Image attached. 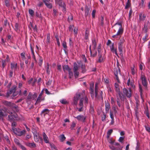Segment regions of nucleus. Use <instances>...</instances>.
Wrapping results in <instances>:
<instances>
[{"mask_svg":"<svg viewBox=\"0 0 150 150\" xmlns=\"http://www.w3.org/2000/svg\"><path fill=\"white\" fill-rule=\"evenodd\" d=\"M5 104L11 108L8 111V113L10 114L8 116L9 120L12 121L18 120L19 119L18 117V115L15 112L19 111L18 107L15 104L8 101L5 102Z\"/></svg>","mask_w":150,"mask_h":150,"instance_id":"f257e3e1","label":"nucleus"},{"mask_svg":"<svg viewBox=\"0 0 150 150\" xmlns=\"http://www.w3.org/2000/svg\"><path fill=\"white\" fill-rule=\"evenodd\" d=\"M84 94V91H83L82 93L78 92L75 95L74 97V105H76L77 103L78 100L79 98L80 97H82L81 98L79 105V108H78V110L79 112H82L83 110V102L84 101L85 105L87 104L88 103V99L86 97L83 96V94Z\"/></svg>","mask_w":150,"mask_h":150,"instance_id":"f03ea898","label":"nucleus"},{"mask_svg":"<svg viewBox=\"0 0 150 150\" xmlns=\"http://www.w3.org/2000/svg\"><path fill=\"white\" fill-rule=\"evenodd\" d=\"M118 25L119 27V30L115 35H113L112 37L114 38H117V36L121 35L123 33V29L122 28L121 23L120 22H117L115 25Z\"/></svg>","mask_w":150,"mask_h":150,"instance_id":"7ed1b4c3","label":"nucleus"},{"mask_svg":"<svg viewBox=\"0 0 150 150\" xmlns=\"http://www.w3.org/2000/svg\"><path fill=\"white\" fill-rule=\"evenodd\" d=\"M34 135V138L35 142H38L40 140L42 141V137L40 136L39 133H38L36 131H35L33 132Z\"/></svg>","mask_w":150,"mask_h":150,"instance_id":"20e7f679","label":"nucleus"},{"mask_svg":"<svg viewBox=\"0 0 150 150\" xmlns=\"http://www.w3.org/2000/svg\"><path fill=\"white\" fill-rule=\"evenodd\" d=\"M122 92L127 97L129 98L131 96V89L130 88L129 89V90H128L125 88H124L123 89Z\"/></svg>","mask_w":150,"mask_h":150,"instance_id":"39448f33","label":"nucleus"},{"mask_svg":"<svg viewBox=\"0 0 150 150\" xmlns=\"http://www.w3.org/2000/svg\"><path fill=\"white\" fill-rule=\"evenodd\" d=\"M124 39H121L120 42L118 43V49L121 54L122 52V44L125 42Z\"/></svg>","mask_w":150,"mask_h":150,"instance_id":"423d86ee","label":"nucleus"},{"mask_svg":"<svg viewBox=\"0 0 150 150\" xmlns=\"http://www.w3.org/2000/svg\"><path fill=\"white\" fill-rule=\"evenodd\" d=\"M37 97V94L36 93H35L33 95L31 92H30L27 96V99L33 100L36 98Z\"/></svg>","mask_w":150,"mask_h":150,"instance_id":"0eeeda50","label":"nucleus"},{"mask_svg":"<svg viewBox=\"0 0 150 150\" xmlns=\"http://www.w3.org/2000/svg\"><path fill=\"white\" fill-rule=\"evenodd\" d=\"M94 83H92L90 84V93L92 98H93L94 96Z\"/></svg>","mask_w":150,"mask_h":150,"instance_id":"6e6552de","label":"nucleus"},{"mask_svg":"<svg viewBox=\"0 0 150 150\" xmlns=\"http://www.w3.org/2000/svg\"><path fill=\"white\" fill-rule=\"evenodd\" d=\"M110 48L111 51L113 53H115L117 56H118L117 52V49L115 47L114 43L112 44L110 46Z\"/></svg>","mask_w":150,"mask_h":150,"instance_id":"1a4fd4ad","label":"nucleus"},{"mask_svg":"<svg viewBox=\"0 0 150 150\" xmlns=\"http://www.w3.org/2000/svg\"><path fill=\"white\" fill-rule=\"evenodd\" d=\"M16 88L17 87L16 86H13L11 89L7 92L6 94L7 96L8 97L10 96V95L13 93V91H15L16 90Z\"/></svg>","mask_w":150,"mask_h":150,"instance_id":"9d476101","label":"nucleus"},{"mask_svg":"<svg viewBox=\"0 0 150 150\" xmlns=\"http://www.w3.org/2000/svg\"><path fill=\"white\" fill-rule=\"evenodd\" d=\"M89 49L91 56L92 57H94L97 55V51L96 49H94L93 48L92 50H91V46L90 45L89 47Z\"/></svg>","mask_w":150,"mask_h":150,"instance_id":"9b49d317","label":"nucleus"},{"mask_svg":"<svg viewBox=\"0 0 150 150\" xmlns=\"http://www.w3.org/2000/svg\"><path fill=\"white\" fill-rule=\"evenodd\" d=\"M75 117L78 120L84 122H85L86 117V116L84 117L82 115H80Z\"/></svg>","mask_w":150,"mask_h":150,"instance_id":"f8f14e48","label":"nucleus"},{"mask_svg":"<svg viewBox=\"0 0 150 150\" xmlns=\"http://www.w3.org/2000/svg\"><path fill=\"white\" fill-rule=\"evenodd\" d=\"M117 93V96L119 97L121 100L123 101L125 99L124 96L122 95L120 92V90L118 91H116Z\"/></svg>","mask_w":150,"mask_h":150,"instance_id":"ddd939ff","label":"nucleus"},{"mask_svg":"<svg viewBox=\"0 0 150 150\" xmlns=\"http://www.w3.org/2000/svg\"><path fill=\"white\" fill-rule=\"evenodd\" d=\"M50 1H48L47 0H43V1L45 3L46 6L48 8L51 9L52 7V6L50 2Z\"/></svg>","mask_w":150,"mask_h":150,"instance_id":"4468645a","label":"nucleus"},{"mask_svg":"<svg viewBox=\"0 0 150 150\" xmlns=\"http://www.w3.org/2000/svg\"><path fill=\"white\" fill-rule=\"evenodd\" d=\"M42 136L44 142L46 143H49V140L47 136L46 135L45 133L44 132L42 133Z\"/></svg>","mask_w":150,"mask_h":150,"instance_id":"2eb2a0df","label":"nucleus"},{"mask_svg":"<svg viewBox=\"0 0 150 150\" xmlns=\"http://www.w3.org/2000/svg\"><path fill=\"white\" fill-rule=\"evenodd\" d=\"M141 79L142 84L145 86H147V83L145 76H141Z\"/></svg>","mask_w":150,"mask_h":150,"instance_id":"dca6fc26","label":"nucleus"},{"mask_svg":"<svg viewBox=\"0 0 150 150\" xmlns=\"http://www.w3.org/2000/svg\"><path fill=\"white\" fill-rule=\"evenodd\" d=\"M44 100V97L39 96L36 101L35 104L38 103L41 101Z\"/></svg>","mask_w":150,"mask_h":150,"instance_id":"f3484780","label":"nucleus"},{"mask_svg":"<svg viewBox=\"0 0 150 150\" xmlns=\"http://www.w3.org/2000/svg\"><path fill=\"white\" fill-rule=\"evenodd\" d=\"M109 147L112 150H121L122 147H115L112 145L109 146Z\"/></svg>","mask_w":150,"mask_h":150,"instance_id":"a211bd4d","label":"nucleus"},{"mask_svg":"<svg viewBox=\"0 0 150 150\" xmlns=\"http://www.w3.org/2000/svg\"><path fill=\"white\" fill-rule=\"evenodd\" d=\"M63 68L64 72H65L67 71H68L69 72L71 70V69L70 68H69L67 65H64L63 67Z\"/></svg>","mask_w":150,"mask_h":150,"instance_id":"6ab92c4d","label":"nucleus"},{"mask_svg":"<svg viewBox=\"0 0 150 150\" xmlns=\"http://www.w3.org/2000/svg\"><path fill=\"white\" fill-rule=\"evenodd\" d=\"M12 130L13 132L17 135H18V134L20 131V129L19 128H16L14 127H13L12 128Z\"/></svg>","mask_w":150,"mask_h":150,"instance_id":"aec40b11","label":"nucleus"},{"mask_svg":"<svg viewBox=\"0 0 150 150\" xmlns=\"http://www.w3.org/2000/svg\"><path fill=\"white\" fill-rule=\"evenodd\" d=\"M45 68L47 73L48 74H49L50 71V64L48 63H47L46 66L45 67Z\"/></svg>","mask_w":150,"mask_h":150,"instance_id":"412c9836","label":"nucleus"},{"mask_svg":"<svg viewBox=\"0 0 150 150\" xmlns=\"http://www.w3.org/2000/svg\"><path fill=\"white\" fill-rule=\"evenodd\" d=\"M92 46H93V48L94 49H96L97 45V41L96 39L94 38L92 40Z\"/></svg>","mask_w":150,"mask_h":150,"instance_id":"4be33fe9","label":"nucleus"},{"mask_svg":"<svg viewBox=\"0 0 150 150\" xmlns=\"http://www.w3.org/2000/svg\"><path fill=\"white\" fill-rule=\"evenodd\" d=\"M139 17L140 21H142L145 19L146 16L144 14L141 13L139 14Z\"/></svg>","mask_w":150,"mask_h":150,"instance_id":"5701e85b","label":"nucleus"},{"mask_svg":"<svg viewBox=\"0 0 150 150\" xmlns=\"http://www.w3.org/2000/svg\"><path fill=\"white\" fill-rule=\"evenodd\" d=\"M56 3L58 4L60 6H61L65 4L63 2L62 0H55Z\"/></svg>","mask_w":150,"mask_h":150,"instance_id":"b1692460","label":"nucleus"},{"mask_svg":"<svg viewBox=\"0 0 150 150\" xmlns=\"http://www.w3.org/2000/svg\"><path fill=\"white\" fill-rule=\"evenodd\" d=\"M115 90L116 91H118L120 90V86L118 83H116L115 84Z\"/></svg>","mask_w":150,"mask_h":150,"instance_id":"393cba45","label":"nucleus"},{"mask_svg":"<svg viewBox=\"0 0 150 150\" xmlns=\"http://www.w3.org/2000/svg\"><path fill=\"white\" fill-rule=\"evenodd\" d=\"M0 114L4 116H6L7 115V112L3 109L0 110Z\"/></svg>","mask_w":150,"mask_h":150,"instance_id":"a878e982","label":"nucleus"},{"mask_svg":"<svg viewBox=\"0 0 150 150\" xmlns=\"http://www.w3.org/2000/svg\"><path fill=\"white\" fill-rule=\"evenodd\" d=\"M110 108V106L109 104L108 103H106L105 105V109L106 113L108 112Z\"/></svg>","mask_w":150,"mask_h":150,"instance_id":"bb28decb","label":"nucleus"},{"mask_svg":"<svg viewBox=\"0 0 150 150\" xmlns=\"http://www.w3.org/2000/svg\"><path fill=\"white\" fill-rule=\"evenodd\" d=\"M26 132V131L25 130H23L22 131H21L20 129L19 132L18 134V135L19 136H21L22 135L25 134Z\"/></svg>","mask_w":150,"mask_h":150,"instance_id":"cd10ccee","label":"nucleus"},{"mask_svg":"<svg viewBox=\"0 0 150 150\" xmlns=\"http://www.w3.org/2000/svg\"><path fill=\"white\" fill-rule=\"evenodd\" d=\"M127 84L128 86H130L132 88H134L135 87V86L133 84L132 82H130L129 79L127 81Z\"/></svg>","mask_w":150,"mask_h":150,"instance_id":"c85d7f7f","label":"nucleus"},{"mask_svg":"<svg viewBox=\"0 0 150 150\" xmlns=\"http://www.w3.org/2000/svg\"><path fill=\"white\" fill-rule=\"evenodd\" d=\"M17 63L14 64L11 63V67L12 69H17Z\"/></svg>","mask_w":150,"mask_h":150,"instance_id":"c756f323","label":"nucleus"},{"mask_svg":"<svg viewBox=\"0 0 150 150\" xmlns=\"http://www.w3.org/2000/svg\"><path fill=\"white\" fill-rule=\"evenodd\" d=\"M98 89V84L97 83H96L95 84V96L96 98H97V97Z\"/></svg>","mask_w":150,"mask_h":150,"instance_id":"7c9ffc66","label":"nucleus"},{"mask_svg":"<svg viewBox=\"0 0 150 150\" xmlns=\"http://www.w3.org/2000/svg\"><path fill=\"white\" fill-rule=\"evenodd\" d=\"M90 9L88 6H86L85 7V15L87 16L88 15L90 11Z\"/></svg>","mask_w":150,"mask_h":150,"instance_id":"2f4dec72","label":"nucleus"},{"mask_svg":"<svg viewBox=\"0 0 150 150\" xmlns=\"http://www.w3.org/2000/svg\"><path fill=\"white\" fill-rule=\"evenodd\" d=\"M60 102L62 104H66L68 103V101L65 99H62L59 100Z\"/></svg>","mask_w":150,"mask_h":150,"instance_id":"473e14b6","label":"nucleus"},{"mask_svg":"<svg viewBox=\"0 0 150 150\" xmlns=\"http://www.w3.org/2000/svg\"><path fill=\"white\" fill-rule=\"evenodd\" d=\"M131 73L133 75H134L136 72V69L134 66L133 67H131Z\"/></svg>","mask_w":150,"mask_h":150,"instance_id":"72a5a7b5","label":"nucleus"},{"mask_svg":"<svg viewBox=\"0 0 150 150\" xmlns=\"http://www.w3.org/2000/svg\"><path fill=\"white\" fill-rule=\"evenodd\" d=\"M60 140L61 142H63L66 139V137L64 134H62L60 136Z\"/></svg>","mask_w":150,"mask_h":150,"instance_id":"f704fd0d","label":"nucleus"},{"mask_svg":"<svg viewBox=\"0 0 150 150\" xmlns=\"http://www.w3.org/2000/svg\"><path fill=\"white\" fill-rule=\"evenodd\" d=\"M30 49L32 52V54L33 55V57L34 59V60L35 61V62H36L37 61L35 59V56L34 55L33 49V48H32L31 45H30Z\"/></svg>","mask_w":150,"mask_h":150,"instance_id":"c9c22d12","label":"nucleus"},{"mask_svg":"<svg viewBox=\"0 0 150 150\" xmlns=\"http://www.w3.org/2000/svg\"><path fill=\"white\" fill-rule=\"evenodd\" d=\"M98 62H103L104 60V59L103 57H102V56L101 54H99L98 55Z\"/></svg>","mask_w":150,"mask_h":150,"instance_id":"e433bc0d","label":"nucleus"},{"mask_svg":"<svg viewBox=\"0 0 150 150\" xmlns=\"http://www.w3.org/2000/svg\"><path fill=\"white\" fill-rule=\"evenodd\" d=\"M21 57L23 60L25 59V52H23L21 54Z\"/></svg>","mask_w":150,"mask_h":150,"instance_id":"4c0bfd02","label":"nucleus"},{"mask_svg":"<svg viewBox=\"0 0 150 150\" xmlns=\"http://www.w3.org/2000/svg\"><path fill=\"white\" fill-rule=\"evenodd\" d=\"M48 110L47 109H45L43 110L41 112V114L42 115L43 113H44V115H45V114H47L48 112Z\"/></svg>","mask_w":150,"mask_h":150,"instance_id":"58836bf2","label":"nucleus"},{"mask_svg":"<svg viewBox=\"0 0 150 150\" xmlns=\"http://www.w3.org/2000/svg\"><path fill=\"white\" fill-rule=\"evenodd\" d=\"M78 69V67L77 66V64L76 63H74V71H77Z\"/></svg>","mask_w":150,"mask_h":150,"instance_id":"ea45409f","label":"nucleus"},{"mask_svg":"<svg viewBox=\"0 0 150 150\" xmlns=\"http://www.w3.org/2000/svg\"><path fill=\"white\" fill-rule=\"evenodd\" d=\"M112 129H110L108 130L107 133V137L108 138H109L112 132Z\"/></svg>","mask_w":150,"mask_h":150,"instance_id":"a19ab883","label":"nucleus"},{"mask_svg":"<svg viewBox=\"0 0 150 150\" xmlns=\"http://www.w3.org/2000/svg\"><path fill=\"white\" fill-rule=\"evenodd\" d=\"M31 137V135L30 134H28L26 135L25 139V140H28Z\"/></svg>","mask_w":150,"mask_h":150,"instance_id":"79ce46f5","label":"nucleus"},{"mask_svg":"<svg viewBox=\"0 0 150 150\" xmlns=\"http://www.w3.org/2000/svg\"><path fill=\"white\" fill-rule=\"evenodd\" d=\"M28 145L30 146H32L33 147H36V144L34 142L29 143Z\"/></svg>","mask_w":150,"mask_h":150,"instance_id":"37998d69","label":"nucleus"},{"mask_svg":"<svg viewBox=\"0 0 150 150\" xmlns=\"http://www.w3.org/2000/svg\"><path fill=\"white\" fill-rule=\"evenodd\" d=\"M98 51L99 54H100L101 51V44H99L98 47Z\"/></svg>","mask_w":150,"mask_h":150,"instance_id":"c03bdc74","label":"nucleus"},{"mask_svg":"<svg viewBox=\"0 0 150 150\" xmlns=\"http://www.w3.org/2000/svg\"><path fill=\"white\" fill-rule=\"evenodd\" d=\"M14 141L15 143L18 146H20L21 145L19 142V140L18 139H14Z\"/></svg>","mask_w":150,"mask_h":150,"instance_id":"a18cd8bd","label":"nucleus"},{"mask_svg":"<svg viewBox=\"0 0 150 150\" xmlns=\"http://www.w3.org/2000/svg\"><path fill=\"white\" fill-rule=\"evenodd\" d=\"M85 64H83L81 65V68L82 69V72L83 73L84 72L86 71L85 69Z\"/></svg>","mask_w":150,"mask_h":150,"instance_id":"49530a36","label":"nucleus"},{"mask_svg":"<svg viewBox=\"0 0 150 150\" xmlns=\"http://www.w3.org/2000/svg\"><path fill=\"white\" fill-rule=\"evenodd\" d=\"M5 3L6 6L9 7L10 6V4L8 0H5Z\"/></svg>","mask_w":150,"mask_h":150,"instance_id":"de8ad7c7","label":"nucleus"},{"mask_svg":"<svg viewBox=\"0 0 150 150\" xmlns=\"http://www.w3.org/2000/svg\"><path fill=\"white\" fill-rule=\"evenodd\" d=\"M96 11L95 10H93L92 12L91 15L92 16V17L93 18H94L95 17V14L96 13Z\"/></svg>","mask_w":150,"mask_h":150,"instance_id":"09e8293b","label":"nucleus"},{"mask_svg":"<svg viewBox=\"0 0 150 150\" xmlns=\"http://www.w3.org/2000/svg\"><path fill=\"white\" fill-rule=\"evenodd\" d=\"M62 46L64 49L67 48V43L65 41H63L62 44Z\"/></svg>","mask_w":150,"mask_h":150,"instance_id":"8fccbe9b","label":"nucleus"},{"mask_svg":"<svg viewBox=\"0 0 150 150\" xmlns=\"http://www.w3.org/2000/svg\"><path fill=\"white\" fill-rule=\"evenodd\" d=\"M76 124L75 122H72V125H71L70 128L71 129H73L76 126Z\"/></svg>","mask_w":150,"mask_h":150,"instance_id":"3c124183","label":"nucleus"},{"mask_svg":"<svg viewBox=\"0 0 150 150\" xmlns=\"http://www.w3.org/2000/svg\"><path fill=\"white\" fill-rule=\"evenodd\" d=\"M29 12L31 16H33L34 12L33 10L30 9H29Z\"/></svg>","mask_w":150,"mask_h":150,"instance_id":"603ef678","label":"nucleus"},{"mask_svg":"<svg viewBox=\"0 0 150 150\" xmlns=\"http://www.w3.org/2000/svg\"><path fill=\"white\" fill-rule=\"evenodd\" d=\"M47 40L48 43H49L50 41V34L48 33L47 34Z\"/></svg>","mask_w":150,"mask_h":150,"instance_id":"864d4df0","label":"nucleus"},{"mask_svg":"<svg viewBox=\"0 0 150 150\" xmlns=\"http://www.w3.org/2000/svg\"><path fill=\"white\" fill-rule=\"evenodd\" d=\"M140 145L139 142H137V146L136 147L135 150H139Z\"/></svg>","mask_w":150,"mask_h":150,"instance_id":"5fc2aeb1","label":"nucleus"},{"mask_svg":"<svg viewBox=\"0 0 150 150\" xmlns=\"http://www.w3.org/2000/svg\"><path fill=\"white\" fill-rule=\"evenodd\" d=\"M106 118V115L105 114H104L102 117V120L104 121L105 120Z\"/></svg>","mask_w":150,"mask_h":150,"instance_id":"6e6d98bb","label":"nucleus"},{"mask_svg":"<svg viewBox=\"0 0 150 150\" xmlns=\"http://www.w3.org/2000/svg\"><path fill=\"white\" fill-rule=\"evenodd\" d=\"M69 78H71L73 76V72L71 71V70H70L69 71Z\"/></svg>","mask_w":150,"mask_h":150,"instance_id":"4d7b16f0","label":"nucleus"},{"mask_svg":"<svg viewBox=\"0 0 150 150\" xmlns=\"http://www.w3.org/2000/svg\"><path fill=\"white\" fill-rule=\"evenodd\" d=\"M15 30L16 31H17L19 28V25L18 23H16L15 25Z\"/></svg>","mask_w":150,"mask_h":150,"instance_id":"13d9d810","label":"nucleus"},{"mask_svg":"<svg viewBox=\"0 0 150 150\" xmlns=\"http://www.w3.org/2000/svg\"><path fill=\"white\" fill-rule=\"evenodd\" d=\"M5 62L6 61L5 60H3L2 61V66L3 68L6 65Z\"/></svg>","mask_w":150,"mask_h":150,"instance_id":"bf43d9fd","label":"nucleus"},{"mask_svg":"<svg viewBox=\"0 0 150 150\" xmlns=\"http://www.w3.org/2000/svg\"><path fill=\"white\" fill-rule=\"evenodd\" d=\"M61 7H62L63 8V9H62V11L64 12H65L66 11V5L65 4H63V6H62Z\"/></svg>","mask_w":150,"mask_h":150,"instance_id":"052dcab7","label":"nucleus"},{"mask_svg":"<svg viewBox=\"0 0 150 150\" xmlns=\"http://www.w3.org/2000/svg\"><path fill=\"white\" fill-rule=\"evenodd\" d=\"M74 73L75 76L76 78L77 77H78V76L79 75V73L78 71H74Z\"/></svg>","mask_w":150,"mask_h":150,"instance_id":"680f3d73","label":"nucleus"},{"mask_svg":"<svg viewBox=\"0 0 150 150\" xmlns=\"http://www.w3.org/2000/svg\"><path fill=\"white\" fill-rule=\"evenodd\" d=\"M130 3H127L125 7V8L127 9L129 8L130 7Z\"/></svg>","mask_w":150,"mask_h":150,"instance_id":"e2e57ef3","label":"nucleus"},{"mask_svg":"<svg viewBox=\"0 0 150 150\" xmlns=\"http://www.w3.org/2000/svg\"><path fill=\"white\" fill-rule=\"evenodd\" d=\"M110 117L111 119H114V115L112 113V112L111 111L110 112Z\"/></svg>","mask_w":150,"mask_h":150,"instance_id":"0e129e2a","label":"nucleus"},{"mask_svg":"<svg viewBox=\"0 0 150 150\" xmlns=\"http://www.w3.org/2000/svg\"><path fill=\"white\" fill-rule=\"evenodd\" d=\"M141 2L140 4V5L142 7H143L144 6V0H141Z\"/></svg>","mask_w":150,"mask_h":150,"instance_id":"69168bd1","label":"nucleus"},{"mask_svg":"<svg viewBox=\"0 0 150 150\" xmlns=\"http://www.w3.org/2000/svg\"><path fill=\"white\" fill-rule=\"evenodd\" d=\"M143 64L141 63L139 66V69L140 70H142L143 69Z\"/></svg>","mask_w":150,"mask_h":150,"instance_id":"338daca9","label":"nucleus"},{"mask_svg":"<svg viewBox=\"0 0 150 150\" xmlns=\"http://www.w3.org/2000/svg\"><path fill=\"white\" fill-rule=\"evenodd\" d=\"M16 91H14L13 92V97H15L18 94L17 92H16Z\"/></svg>","mask_w":150,"mask_h":150,"instance_id":"774afa93","label":"nucleus"}]
</instances>
